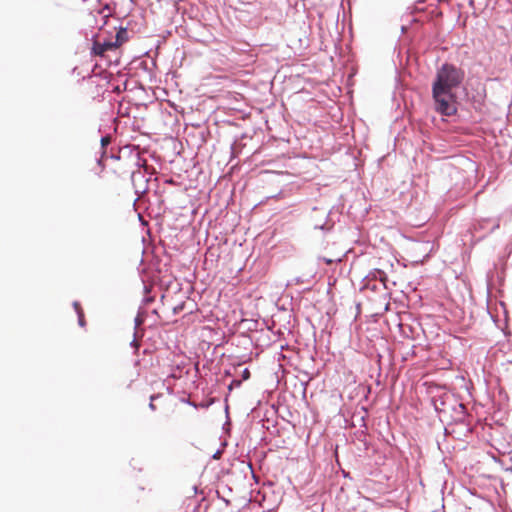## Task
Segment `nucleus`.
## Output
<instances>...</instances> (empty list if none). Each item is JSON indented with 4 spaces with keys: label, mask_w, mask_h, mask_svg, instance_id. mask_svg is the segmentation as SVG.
Here are the masks:
<instances>
[{
    "label": "nucleus",
    "mask_w": 512,
    "mask_h": 512,
    "mask_svg": "<svg viewBox=\"0 0 512 512\" xmlns=\"http://www.w3.org/2000/svg\"><path fill=\"white\" fill-rule=\"evenodd\" d=\"M465 72L450 63H444L436 73L432 84V98L436 112L444 116H452L457 112L454 88L460 86Z\"/></svg>",
    "instance_id": "nucleus-1"
},
{
    "label": "nucleus",
    "mask_w": 512,
    "mask_h": 512,
    "mask_svg": "<svg viewBox=\"0 0 512 512\" xmlns=\"http://www.w3.org/2000/svg\"><path fill=\"white\" fill-rule=\"evenodd\" d=\"M117 48V44L113 43L112 41H105L103 43L95 42L93 44V53L98 56H103L105 52L114 50Z\"/></svg>",
    "instance_id": "nucleus-2"
},
{
    "label": "nucleus",
    "mask_w": 512,
    "mask_h": 512,
    "mask_svg": "<svg viewBox=\"0 0 512 512\" xmlns=\"http://www.w3.org/2000/svg\"><path fill=\"white\" fill-rule=\"evenodd\" d=\"M128 40L127 37V30L124 28H120L118 32L116 33V39L113 43L117 44V48L121 46L123 43H125Z\"/></svg>",
    "instance_id": "nucleus-3"
},
{
    "label": "nucleus",
    "mask_w": 512,
    "mask_h": 512,
    "mask_svg": "<svg viewBox=\"0 0 512 512\" xmlns=\"http://www.w3.org/2000/svg\"><path fill=\"white\" fill-rule=\"evenodd\" d=\"M73 306H74L75 311L78 314L79 325L81 327H84L86 323H85V318H84V312L82 310V307H81L80 303L74 302Z\"/></svg>",
    "instance_id": "nucleus-4"
},
{
    "label": "nucleus",
    "mask_w": 512,
    "mask_h": 512,
    "mask_svg": "<svg viewBox=\"0 0 512 512\" xmlns=\"http://www.w3.org/2000/svg\"><path fill=\"white\" fill-rule=\"evenodd\" d=\"M320 260H322L323 262H325L326 264H332L334 262H340L341 261V258L340 257H325V256H322V257H319Z\"/></svg>",
    "instance_id": "nucleus-5"
},
{
    "label": "nucleus",
    "mask_w": 512,
    "mask_h": 512,
    "mask_svg": "<svg viewBox=\"0 0 512 512\" xmlns=\"http://www.w3.org/2000/svg\"><path fill=\"white\" fill-rule=\"evenodd\" d=\"M250 378V371L246 368L242 372V379L247 380Z\"/></svg>",
    "instance_id": "nucleus-6"
},
{
    "label": "nucleus",
    "mask_w": 512,
    "mask_h": 512,
    "mask_svg": "<svg viewBox=\"0 0 512 512\" xmlns=\"http://www.w3.org/2000/svg\"><path fill=\"white\" fill-rule=\"evenodd\" d=\"M232 385H234V386H240V385H241V381H240V380H234V381L232 382Z\"/></svg>",
    "instance_id": "nucleus-7"
},
{
    "label": "nucleus",
    "mask_w": 512,
    "mask_h": 512,
    "mask_svg": "<svg viewBox=\"0 0 512 512\" xmlns=\"http://www.w3.org/2000/svg\"><path fill=\"white\" fill-rule=\"evenodd\" d=\"M109 143V138H102V145Z\"/></svg>",
    "instance_id": "nucleus-8"
},
{
    "label": "nucleus",
    "mask_w": 512,
    "mask_h": 512,
    "mask_svg": "<svg viewBox=\"0 0 512 512\" xmlns=\"http://www.w3.org/2000/svg\"><path fill=\"white\" fill-rule=\"evenodd\" d=\"M126 173L133 174V171H123L121 174H126Z\"/></svg>",
    "instance_id": "nucleus-9"
},
{
    "label": "nucleus",
    "mask_w": 512,
    "mask_h": 512,
    "mask_svg": "<svg viewBox=\"0 0 512 512\" xmlns=\"http://www.w3.org/2000/svg\"><path fill=\"white\" fill-rule=\"evenodd\" d=\"M150 407H151V409H153V410L155 409V406H154V404H153L152 402L150 403Z\"/></svg>",
    "instance_id": "nucleus-10"
}]
</instances>
